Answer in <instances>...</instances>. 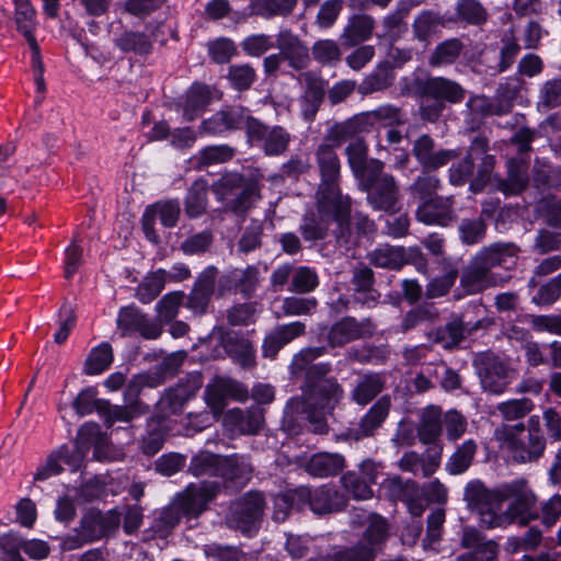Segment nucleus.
<instances>
[{
	"instance_id": "bf43d9fd",
	"label": "nucleus",
	"mask_w": 561,
	"mask_h": 561,
	"mask_svg": "<svg viewBox=\"0 0 561 561\" xmlns=\"http://www.w3.org/2000/svg\"><path fill=\"white\" fill-rule=\"evenodd\" d=\"M318 301L313 297H287L283 300L284 316H306L317 308Z\"/></svg>"
},
{
	"instance_id": "c756f323",
	"label": "nucleus",
	"mask_w": 561,
	"mask_h": 561,
	"mask_svg": "<svg viewBox=\"0 0 561 561\" xmlns=\"http://www.w3.org/2000/svg\"><path fill=\"white\" fill-rule=\"evenodd\" d=\"M250 117L241 112H220L202 123V129L209 134H220L227 129L245 128V119Z\"/></svg>"
},
{
	"instance_id": "6e6d98bb",
	"label": "nucleus",
	"mask_w": 561,
	"mask_h": 561,
	"mask_svg": "<svg viewBox=\"0 0 561 561\" xmlns=\"http://www.w3.org/2000/svg\"><path fill=\"white\" fill-rule=\"evenodd\" d=\"M457 14L459 19L476 25L484 23L488 18L485 9L478 0H460Z\"/></svg>"
},
{
	"instance_id": "39448f33",
	"label": "nucleus",
	"mask_w": 561,
	"mask_h": 561,
	"mask_svg": "<svg viewBox=\"0 0 561 561\" xmlns=\"http://www.w3.org/2000/svg\"><path fill=\"white\" fill-rule=\"evenodd\" d=\"M103 440L100 426L95 423H85L78 432L75 446L70 449L60 446L51 451L45 462L38 466L34 473V481H46L62 471V463L77 470L80 468L91 446H98Z\"/></svg>"
},
{
	"instance_id": "2f4dec72",
	"label": "nucleus",
	"mask_w": 561,
	"mask_h": 561,
	"mask_svg": "<svg viewBox=\"0 0 561 561\" xmlns=\"http://www.w3.org/2000/svg\"><path fill=\"white\" fill-rule=\"evenodd\" d=\"M374 31V20L369 15L358 14L350 19L343 32V38L348 46H355L370 38Z\"/></svg>"
},
{
	"instance_id": "cd10ccee",
	"label": "nucleus",
	"mask_w": 561,
	"mask_h": 561,
	"mask_svg": "<svg viewBox=\"0 0 561 561\" xmlns=\"http://www.w3.org/2000/svg\"><path fill=\"white\" fill-rule=\"evenodd\" d=\"M453 219L451 206L448 199L423 195V224L447 226Z\"/></svg>"
},
{
	"instance_id": "37998d69",
	"label": "nucleus",
	"mask_w": 561,
	"mask_h": 561,
	"mask_svg": "<svg viewBox=\"0 0 561 561\" xmlns=\"http://www.w3.org/2000/svg\"><path fill=\"white\" fill-rule=\"evenodd\" d=\"M382 390V381L379 375L364 376L353 391V399L360 405H366Z\"/></svg>"
},
{
	"instance_id": "f257e3e1",
	"label": "nucleus",
	"mask_w": 561,
	"mask_h": 561,
	"mask_svg": "<svg viewBox=\"0 0 561 561\" xmlns=\"http://www.w3.org/2000/svg\"><path fill=\"white\" fill-rule=\"evenodd\" d=\"M322 353L323 348L311 347L302 350L293 358L290 365L293 374L305 373L310 389L306 398H295L287 403L283 426L290 434L295 433L293 423L296 420L308 421L312 432L323 433L327 427V415L342 397V390L335 381L320 379L314 382V379L327 375L330 370V366L325 363H313Z\"/></svg>"
},
{
	"instance_id": "7c9ffc66",
	"label": "nucleus",
	"mask_w": 561,
	"mask_h": 561,
	"mask_svg": "<svg viewBox=\"0 0 561 561\" xmlns=\"http://www.w3.org/2000/svg\"><path fill=\"white\" fill-rule=\"evenodd\" d=\"M215 272L213 268L205 271L198 278L190 298L188 308L195 313L206 310L214 287Z\"/></svg>"
},
{
	"instance_id": "c03bdc74",
	"label": "nucleus",
	"mask_w": 561,
	"mask_h": 561,
	"mask_svg": "<svg viewBox=\"0 0 561 561\" xmlns=\"http://www.w3.org/2000/svg\"><path fill=\"white\" fill-rule=\"evenodd\" d=\"M318 285L319 277L316 271L308 266H299L293 271L288 290L298 294H307L313 291Z\"/></svg>"
},
{
	"instance_id": "6e6552de",
	"label": "nucleus",
	"mask_w": 561,
	"mask_h": 561,
	"mask_svg": "<svg viewBox=\"0 0 561 561\" xmlns=\"http://www.w3.org/2000/svg\"><path fill=\"white\" fill-rule=\"evenodd\" d=\"M443 411L431 404L423 410V474H432L440 465L443 454Z\"/></svg>"
},
{
	"instance_id": "412c9836",
	"label": "nucleus",
	"mask_w": 561,
	"mask_h": 561,
	"mask_svg": "<svg viewBox=\"0 0 561 561\" xmlns=\"http://www.w3.org/2000/svg\"><path fill=\"white\" fill-rule=\"evenodd\" d=\"M259 270L255 266L234 268L224 274L219 279V289L225 291H240L245 296L251 295L259 282Z\"/></svg>"
},
{
	"instance_id": "4d7b16f0",
	"label": "nucleus",
	"mask_w": 561,
	"mask_h": 561,
	"mask_svg": "<svg viewBox=\"0 0 561 561\" xmlns=\"http://www.w3.org/2000/svg\"><path fill=\"white\" fill-rule=\"evenodd\" d=\"M146 412V407H144L140 402H135L126 407L115 405L107 411L106 423L108 425H112L115 422L128 423L133 419L140 416Z\"/></svg>"
},
{
	"instance_id": "c85d7f7f",
	"label": "nucleus",
	"mask_w": 561,
	"mask_h": 561,
	"mask_svg": "<svg viewBox=\"0 0 561 561\" xmlns=\"http://www.w3.org/2000/svg\"><path fill=\"white\" fill-rule=\"evenodd\" d=\"M14 20L18 31L21 32L31 48L36 47V39L33 35L36 28V13L28 0H15Z\"/></svg>"
},
{
	"instance_id": "a18cd8bd",
	"label": "nucleus",
	"mask_w": 561,
	"mask_h": 561,
	"mask_svg": "<svg viewBox=\"0 0 561 561\" xmlns=\"http://www.w3.org/2000/svg\"><path fill=\"white\" fill-rule=\"evenodd\" d=\"M535 408L528 398L512 399L496 405L497 412L506 421H517L528 415Z\"/></svg>"
},
{
	"instance_id": "f8f14e48",
	"label": "nucleus",
	"mask_w": 561,
	"mask_h": 561,
	"mask_svg": "<svg viewBox=\"0 0 561 561\" xmlns=\"http://www.w3.org/2000/svg\"><path fill=\"white\" fill-rule=\"evenodd\" d=\"M397 118V110L391 106H381L375 111L355 116L354 118L335 125L330 131V139L340 146L355 134L363 131L365 126L376 122H390Z\"/></svg>"
},
{
	"instance_id": "3c124183",
	"label": "nucleus",
	"mask_w": 561,
	"mask_h": 561,
	"mask_svg": "<svg viewBox=\"0 0 561 561\" xmlns=\"http://www.w3.org/2000/svg\"><path fill=\"white\" fill-rule=\"evenodd\" d=\"M428 337L436 343H442L444 347H451L459 344L465 337V328L460 321H453L445 328L430 332Z\"/></svg>"
},
{
	"instance_id": "a19ab883",
	"label": "nucleus",
	"mask_w": 561,
	"mask_h": 561,
	"mask_svg": "<svg viewBox=\"0 0 561 561\" xmlns=\"http://www.w3.org/2000/svg\"><path fill=\"white\" fill-rule=\"evenodd\" d=\"M390 408V400L382 397L378 400L363 417L360 423V436H368L381 425L388 415Z\"/></svg>"
},
{
	"instance_id": "72a5a7b5",
	"label": "nucleus",
	"mask_w": 561,
	"mask_h": 561,
	"mask_svg": "<svg viewBox=\"0 0 561 561\" xmlns=\"http://www.w3.org/2000/svg\"><path fill=\"white\" fill-rule=\"evenodd\" d=\"M370 262L382 268L397 270L407 263V256L402 248L380 245L370 253Z\"/></svg>"
},
{
	"instance_id": "20e7f679",
	"label": "nucleus",
	"mask_w": 561,
	"mask_h": 561,
	"mask_svg": "<svg viewBox=\"0 0 561 561\" xmlns=\"http://www.w3.org/2000/svg\"><path fill=\"white\" fill-rule=\"evenodd\" d=\"M496 494L499 511L504 502H508V505L505 511L499 513L497 517L488 515L489 528L503 527L513 523L526 526L539 519V512L536 510L538 499L527 479L517 478L503 482L496 486Z\"/></svg>"
},
{
	"instance_id": "ea45409f",
	"label": "nucleus",
	"mask_w": 561,
	"mask_h": 561,
	"mask_svg": "<svg viewBox=\"0 0 561 561\" xmlns=\"http://www.w3.org/2000/svg\"><path fill=\"white\" fill-rule=\"evenodd\" d=\"M477 451V444L472 439L462 443L449 458L446 468L451 474L465 472L471 465Z\"/></svg>"
},
{
	"instance_id": "69168bd1",
	"label": "nucleus",
	"mask_w": 561,
	"mask_h": 561,
	"mask_svg": "<svg viewBox=\"0 0 561 561\" xmlns=\"http://www.w3.org/2000/svg\"><path fill=\"white\" fill-rule=\"evenodd\" d=\"M274 46V41L266 34H253L245 37L241 47L251 57H260Z\"/></svg>"
},
{
	"instance_id": "8fccbe9b",
	"label": "nucleus",
	"mask_w": 561,
	"mask_h": 561,
	"mask_svg": "<svg viewBox=\"0 0 561 561\" xmlns=\"http://www.w3.org/2000/svg\"><path fill=\"white\" fill-rule=\"evenodd\" d=\"M311 51L314 60L323 66L336 64L342 55L339 44L333 39L317 41Z\"/></svg>"
},
{
	"instance_id": "e433bc0d",
	"label": "nucleus",
	"mask_w": 561,
	"mask_h": 561,
	"mask_svg": "<svg viewBox=\"0 0 561 561\" xmlns=\"http://www.w3.org/2000/svg\"><path fill=\"white\" fill-rule=\"evenodd\" d=\"M113 362V350L108 343H101L89 353L84 363V373L94 376L106 370Z\"/></svg>"
},
{
	"instance_id": "79ce46f5",
	"label": "nucleus",
	"mask_w": 561,
	"mask_h": 561,
	"mask_svg": "<svg viewBox=\"0 0 561 561\" xmlns=\"http://www.w3.org/2000/svg\"><path fill=\"white\" fill-rule=\"evenodd\" d=\"M207 183L204 180H197L188 190L185 201V211L190 217H198L206 209Z\"/></svg>"
},
{
	"instance_id": "0eeeda50",
	"label": "nucleus",
	"mask_w": 561,
	"mask_h": 561,
	"mask_svg": "<svg viewBox=\"0 0 561 561\" xmlns=\"http://www.w3.org/2000/svg\"><path fill=\"white\" fill-rule=\"evenodd\" d=\"M465 90L455 81L444 77L423 80V119L435 122L445 108V103H458Z\"/></svg>"
},
{
	"instance_id": "4468645a",
	"label": "nucleus",
	"mask_w": 561,
	"mask_h": 561,
	"mask_svg": "<svg viewBox=\"0 0 561 561\" xmlns=\"http://www.w3.org/2000/svg\"><path fill=\"white\" fill-rule=\"evenodd\" d=\"M507 277L497 275L486 270L480 260L473 256L460 275V287L467 295L479 294L490 287H494L506 282Z\"/></svg>"
},
{
	"instance_id": "6ab92c4d",
	"label": "nucleus",
	"mask_w": 561,
	"mask_h": 561,
	"mask_svg": "<svg viewBox=\"0 0 561 561\" xmlns=\"http://www.w3.org/2000/svg\"><path fill=\"white\" fill-rule=\"evenodd\" d=\"M298 82L304 92L301 95V110L306 118H311L319 108L324 96L327 82L320 75L313 71H306L298 76Z\"/></svg>"
},
{
	"instance_id": "b1692460",
	"label": "nucleus",
	"mask_w": 561,
	"mask_h": 561,
	"mask_svg": "<svg viewBox=\"0 0 561 561\" xmlns=\"http://www.w3.org/2000/svg\"><path fill=\"white\" fill-rule=\"evenodd\" d=\"M224 424L232 433L254 434L263 424V415L259 409L247 412L232 409L225 415Z\"/></svg>"
},
{
	"instance_id": "864d4df0",
	"label": "nucleus",
	"mask_w": 561,
	"mask_h": 561,
	"mask_svg": "<svg viewBox=\"0 0 561 561\" xmlns=\"http://www.w3.org/2000/svg\"><path fill=\"white\" fill-rule=\"evenodd\" d=\"M153 218H158L162 226L167 228L174 227L180 216V204L175 201L158 203L147 207Z\"/></svg>"
},
{
	"instance_id": "4c0bfd02",
	"label": "nucleus",
	"mask_w": 561,
	"mask_h": 561,
	"mask_svg": "<svg viewBox=\"0 0 561 561\" xmlns=\"http://www.w3.org/2000/svg\"><path fill=\"white\" fill-rule=\"evenodd\" d=\"M167 271L158 270L149 274L137 288V297L144 304L152 301L164 288Z\"/></svg>"
},
{
	"instance_id": "0e129e2a",
	"label": "nucleus",
	"mask_w": 561,
	"mask_h": 561,
	"mask_svg": "<svg viewBox=\"0 0 561 561\" xmlns=\"http://www.w3.org/2000/svg\"><path fill=\"white\" fill-rule=\"evenodd\" d=\"M298 510V496L296 495V489L288 490L274 497V512L273 519L275 522H284L291 508Z\"/></svg>"
},
{
	"instance_id": "5701e85b",
	"label": "nucleus",
	"mask_w": 561,
	"mask_h": 561,
	"mask_svg": "<svg viewBox=\"0 0 561 561\" xmlns=\"http://www.w3.org/2000/svg\"><path fill=\"white\" fill-rule=\"evenodd\" d=\"M220 93L205 84H193L187 91L183 103V114L187 121L195 119L214 99H219Z\"/></svg>"
},
{
	"instance_id": "9b49d317",
	"label": "nucleus",
	"mask_w": 561,
	"mask_h": 561,
	"mask_svg": "<svg viewBox=\"0 0 561 561\" xmlns=\"http://www.w3.org/2000/svg\"><path fill=\"white\" fill-rule=\"evenodd\" d=\"M263 496L259 492H250L233 504L229 524L251 536L257 528L263 512Z\"/></svg>"
},
{
	"instance_id": "2eb2a0df",
	"label": "nucleus",
	"mask_w": 561,
	"mask_h": 561,
	"mask_svg": "<svg viewBox=\"0 0 561 561\" xmlns=\"http://www.w3.org/2000/svg\"><path fill=\"white\" fill-rule=\"evenodd\" d=\"M463 497L468 506L479 513L481 524L489 528L488 515L499 516L496 488L489 490L482 482L471 481L465 488Z\"/></svg>"
},
{
	"instance_id": "393cba45",
	"label": "nucleus",
	"mask_w": 561,
	"mask_h": 561,
	"mask_svg": "<svg viewBox=\"0 0 561 561\" xmlns=\"http://www.w3.org/2000/svg\"><path fill=\"white\" fill-rule=\"evenodd\" d=\"M476 259L492 271L495 266H504L510 270L515 264V247L512 244L495 243L490 247L483 248L476 255Z\"/></svg>"
},
{
	"instance_id": "052dcab7",
	"label": "nucleus",
	"mask_w": 561,
	"mask_h": 561,
	"mask_svg": "<svg viewBox=\"0 0 561 561\" xmlns=\"http://www.w3.org/2000/svg\"><path fill=\"white\" fill-rule=\"evenodd\" d=\"M345 490L356 500H368L373 497L371 483L362 479L354 472H348L342 478Z\"/></svg>"
},
{
	"instance_id": "de8ad7c7",
	"label": "nucleus",
	"mask_w": 561,
	"mask_h": 561,
	"mask_svg": "<svg viewBox=\"0 0 561 561\" xmlns=\"http://www.w3.org/2000/svg\"><path fill=\"white\" fill-rule=\"evenodd\" d=\"M115 44L125 53L148 54L151 49L147 35L139 32H125L116 38Z\"/></svg>"
},
{
	"instance_id": "5fc2aeb1",
	"label": "nucleus",
	"mask_w": 561,
	"mask_h": 561,
	"mask_svg": "<svg viewBox=\"0 0 561 561\" xmlns=\"http://www.w3.org/2000/svg\"><path fill=\"white\" fill-rule=\"evenodd\" d=\"M233 157V150L226 146H209L198 152V167H208L213 164L224 163Z\"/></svg>"
},
{
	"instance_id": "f03ea898",
	"label": "nucleus",
	"mask_w": 561,
	"mask_h": 561,
	"mask_svg": "<svg viewBox=\"0 0 561 561\" xmlns=\"http://www.w3.org/2000/svg\"><path fill=\"white\" fill-rule=\"evenodd\" d=\"M317 158L322 182L317 194V214L306 215L301 225L306 240L323 238L332 225L342 236L348 227L351 215L350 199L340 193L335 184L341 169L337 154L332 146L323 144L317 150Z\"/></svg>"
},
{
	"instance_id": "49530a36",
	"label": "nucleus",
	"mask_w": 561,
	"mask_h": 561,
	"mask_svg": "<svg viewBox=\"0 0 561 561\" xmlns=\"http://www.w3.org/2000/svg\"><path fill=\"white\" fill-rule=\"evenodd\" d=\"M391 70L387 66H379L369 76H367L358 85V92L367 95L386 89L391 84Z\"/></svg>"
},
{
	"instance_id": "f3484780",
	"label": "nucleus",
	"mask_w": 561,
	"mask_h": 561,
	"mask_svg": "<svg viewBox=\"0 0 561 561\" xmlns=\"http://www.w3.org/2000/svg\"><path fill=\"white\" fill-rule=\"evenodd\" d=\"M236 458H226L210 453H201L191 460L190 471L195 477L221 476L232 480L237 478L234 472Z\"/></svg>"
},
{
	"instance_id": "473e14b6",
	"label": "nucleus",
	"mask_w": 561,
	"mask_h": 561,
	"mask_svg": "<svg viewBox=\"0 0 561 561\" xmlns=\"http://www.w3.org/2000/svg\"><path fill=\"white\" fill-rule=\"evenodd\" d=\"M201 383L199 378H195L192 382L186 385H178L167 391L160 402L161 405H168L173 413L180 411L184 403L196 394L201 388Z\"/></svg>"
},
{
	"instance_id": "58836bf2",
	"label": "nucleus",
	"mask_w": 561,
	"mask_h": 561,
	"mask_svg": "<svg viewBox=\"0 0 561 561\" xmlns=\"http://www.w3.org/2000/svg\"><path fill=\"white\" fill-rule=\"evenodd\" d=\"M324 542L323 537L311 538L309 536L290 535L286 540V549L293 558L300 559L311 549L317 551V556L323 552Z\"/></svg>"
},
{
	"instance_id": "9d476101",
	"label": "nucleus",
	"mask_w": 561,
	"mask_h": 561,
	"mask_svg": "<svg viewBox=\"0 0 561 561\" xmlns=\"http://www.w3.org/2000/svg\"><path fill=\"white\" fill-rule=\"evenodd\" d=\"M296 495L298 496V510L309 507L319 515L340 511L346 504L342 494L327 485L314 490L299 486L296 489Z\"/></svg>"
},
{
	"instance_id": "f704fd0d",
	"label": "nucleus",
	"mask_w": 561,
	"mask_h": 561,
	"mask_svg": "<svg viewBox=\"0 0 561 561\" xmlns=\"http://www.w3.org/2000/svg\"><path fill=\"white\" fill-rule=\"evenodd\" d=\"M528 185L527 167L523 162L510 161L507 178L500 183V190L506 195L520 194Z\"/></svg>"
},
{
	"instance_id": "680f3d73",
	"label": "nucleus",
	"mask_w": 561,
	"mask_h": 561,
	"mask_svg": "<svg viewBox=\"0 0 561 561\" xmlns=\"http://www.w3.org/2000/svg\"><path fill=\"white\" fill-rule=\"evenodd\" d=\"M183 294L180 291L169 293L157 304L156 309L160 321L170 322L178 314L182 304Z\"/></svg>"
},
{
	"instance_id": "c9c22d12",
	"label": "nucleus",
	"mask_w": 561,
	"mask_h": 561,
	"mask_svg": "<svg viewBox=\"0 0 561 561\" xmlns=\"http://www.w3.org/2000/svg\"><path fill=\"white\" fill-rule=\"evenodd\" d=\"M462 47V43L457 38H450L442 42L430 55L428 65L437 68L455 62L459 57Z\"/></svg>"
},
{
	"instance_id": "e2e57ef3",
	"label": "nucleus",
	"mask_w": 561,
	"mask_h": 561,
	"mask_svg": "<svg viewBox=\"0 0 561 561\" xmlns=\"http://www.w3.org/2000/svg\"><path fill=\"white\" fill-rule=\"evenodd\" d=\"M445 522L444 508H436L427 517V534L423 548L435 549V545L440 541L443 534V525Z\"/></svg>"
},
{
	"instance_id": "09e8293b",
	"label": "nucleus",
	"mask_w": 561,
	"mask_h": 561,
	"mask_svg": "<svg viewBox=\"0 0 561 561\" xmlns=\"http://www.w3.org/2000/svg\"><path fill=\"white\" fill-rule=\"evenodd\" d=\"M296 2L297 0H252L251 5L256 14L270 18L290 13Z\"/></svg>"
},
{
	"instance_id": "603ef678",
	"label": "nucleus",
	"mask_w": 561,
	"mask_h": 561,
	"mask_svg": "<svg viewBox=\"0 0 561 561\" xmlns=\"http://www.w3.org/2000/svg\"><path fill=\"white\" fill-rule=\"evenodd\" d=\"M561 105V79L554 78L542 83L539 90L538 106L552 110Z\"/></svg>"
},
{
	"instance_id": "1a4fd4ad",
	"label": "nucleus",
	"mask_w": 561,
	"mask_h": 561,
	"mask_svg": "<svg viewBox=\"0 0 561 561\" xmlns=\"http://www.w3.org/2000/svg\"><path fill=\"white\" fill-rule=\"evenodd\" d=\"M506 444L514 461L518 463L538 461L543 456L547 445L539 415H531L527 420L526 435H508Z\"/></svg>"
},
{
	"instance_id": "774afa93",
	"label": "nucleus",
	"mask_w": 561,
	"mask_h": 561,
	"mask_svg": "<svg viewBox=\"0 0 561 561\" xmlns=\"http://www.w3.org/2000/svg\"><path fill=\"white\" fill-rule=\"evenodd\" d=\"M561 516V495L554 494L540 505L539 518L547 527H552Z\"/></svg>"
},
{
	"instance_id": "338daca9",
	"label": "nucleus",
	"mask_w": 561,
	"mask_h": 561,
	"mask_svg": "<svg viewBox=\"0 0 561 561\" xmlns=\"http://www.w3.org/2000/svg\"><path fill=\"white\" fill-rule=\"evenodd\" d=\"M561 249V232L540 229L534 240V250L539 254H546Z\"/></svg>"
},
{
	"instance_id": "aec40b11",
	"label": "nucleus",
	"mask_w": 561,
	"mask_h": 561,
	"mask_svg": "<svg viewBox=\"0 0 561 561\" xmlns=\"http://www.w3.org/2000/svg\"><path fill=\"white\" fill-rule=\"evenodd\" d=\"M374 324L369 320L356 321L354 318H344L330 330L329 342L333 346H342L351 341L370 335Z\"/></svg>"
},
{
	"instance_id": "dca6fc26",
	"label": "nucleus",
	"mask_w": 561,
	"mask_h": 561,
	"mask_svg": "<svg viewBox=\"0 0 561 561\" xmlns=\"http://www.w3.org/2000/svg\"><path fill=\"white\" fill-rule=\"evenodd\" d=\"M245 130L251 142H263V149L268 156H277L285 151L289 135L280 127L267 128L253 117H247Z\"/></svg>"
},
{
	"instance_id": "a211bd4d",
	"label": "nucleus",
	"mask_w": 561,
	"mask_h": 561,
	"mask_svg": "<svg viewBox=\"0 0 561 561\" xmlns=\"http://www.w3.org/2000/svg\"><path fill=\"white\" fill-rule=\"evenodd\" d=\"M478 374L482 388L491 393H502L508 385V369L495 356H483L478 367Z\"/></svg>"
},
{
	"instance_id": "423d86ee",
	"label": "nucleus",
	"mask_w": 561,
	"mask_h": 561,
	"mask_svg": "<svg viewBox=\"0 0 561 561\" xmlns=\"http://www.w3.org/2000/svg\"><path fill=\"white\" fill-rule=\"evenodd\" d=\"M215 495V486L205 483L191 484L183 494L165 508L161 514V522L167 527H174L185 517L187 520L196 518Z\"/></svg>"
},
{
	"instance_id": "ddd939ff",
	"label": "nucleus",
	"mask_w": 561,
	"mask_h": 561,
	"mask_svg": "<svg viewBox=\"0 0 561 561\" xmlns=\"http://www.w3.org/2000/svg\"><path fill=\"white\" fill-rule=\"evenodd\" d=\"M248 396L247 389L239 382L224 377H215L205 389L204 400L215 416H219L228 398L243 400Z\"/></svg>"
},
{
	"instance_id": "bb28decb",
	"label": "nucleus",
	"mask_w": 561,
	"mask_h": 561,
	"mask_svg": "<svg viewBox=\"0 0 561 561\" xmlns=\"http://www.w3.org/2000/svg\"><path fill=\"white\" fill-rule=\"evenodd\" d=\"M343 467L344 458L340 454L319 453L309 459L306 470L313 477L324 478L337 474Z\"/></svg>"
},
{
	"instance_id": "13d9d810",
	"label": "nucleus",
	"mask_w": 561,
	"mask_h": 561,
	"mask_svg": "<svg viewBox=\"0 0 561 561\" xmlns=\"http://www.w3.org/2000/svg\"><path fill=\"white\" fill-rule=\"evenodd\" d=\"M101 525V513L91 511L87 513L80 524V535L83 541H94L104 537V528Z\"/></svg>"
},
{
	"instance_id": "a878e982",
	"label": "nucleus",
	"mask_w": 561,
	"mask_h": 561,
	"mask_svg": "<svg viewBox=\"0 0 561 561\" xmlns=\"http://www.w3.org/2000/svg\"><path fill=\"white\" fill-rule=\"evenodd\" d=\"M489 149L484 137H476L469 148L467 157L450 170V180L454 184H463L473 172L474 154H484Z\"/></svg>"
},
{
	"instance_id": "7ed1b4c3",
	"label": "nucleus",
	"mask_w": 561,
	"mask_h": 561,
	"mask_svg": "<svg viewBox=\"0 0 561 561\" xmlns=\"http://www.w3.org/2000/svg\"><path fill=\"white\" fill-rule=\"evenodd\" d=\"M348 164L364 190L367 198L376 209L390 210L394 206L397 188L393 178L382 174L383 164L376 159L367 160V146L362 139L352 141L346 147Z\"/></svg>"
},
{
	"instance_id": "4be33fe9",
	"label": "nucleus",
	"mask_w": 561,
	"mask_h": 561,
	"mask_svg": "<svg viewBox=\"0 0 561 561\" xmlns=\"http://www.w3.org/2000/svg\"><path fill=\"white\" fill-rule=\"evenodd\" d=\"M276 47L284 60L294 69H302L309 62V49L299 37L289 31H282L276 37Z\"/></svg>"
}]
</instances>
